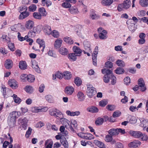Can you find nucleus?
<instances>
[{
    "label": "nucleus",
    "instance_id": "obj_2",
    "mask_svg": "<svg viewBox=\"0 0 148 148\" xmlns=\"http://www.w3.org/2000/svg\"><path fill=\"white\" fill-rule=\"evenodd\" d=\"M21 115L19 111H13L11 112L8 117V122L10 128L13 127L16 125V119Z\"/></svg>",
    "mask_w": 148,
    "mask_h": 148
},
{
    "label": "nucleus",
    "instance_id": "obj_27",
    "mask_svg": "<svg viewBox=\"0 0 148 148\" xmlns=\"http://www.w3.org/2000/svg\"><path fill=\"white\" fill-rule=\"evenodd\" d=\"M38 11L40 14L41 15V16H46L47 13L45 9L43 7L39 8L38 9Z\"/></svg>",
    "mask_w": 148,
    "mask_h": 148
},
{
    "label": "nucleus",
    "instance_id": "obj_1",
    "mask_svg": "<svg viewBox=\"0 0 148 148\" xmlns=\"http://www.w3.org/2000/svg\"><path fill=\"white\" fill-rule=\"evenodd\" d=\"M101 72L103 74H105L103 78V81L105 83H108L110 80L112 85H114L116 84V78L113 75L112 70L105 68L102 69Z\"/></svg>",
    "mask_w": 148,
    "mask_h": 148
},
{
    "label": "nucleus",
    "instance_id": "obj_17",
    "mask_svg": "<svg viewBox=\"0 0 148 148\" xmlns=\"http://www.w3.org/2000/svg\"><path fill=\"white\" fill-rule=\"evenodd\" d=\"M77 95L78 99L79 101H82L84 100L85 96L82 92H78L77 93Z\"/></svg>",
    "mask_w": 148,
    "mask_h": 148
},
{
    "label": "nucleus",
    "instance_id": "obj_34",
    "mask_svg": "<svg viewBox=\"0 0 148 148\" xmlns=\"http://www.w3.org/2000/svg\"><path fill=\"white\" fill-rule=\"evenodd\" d=\"M125 72L124 69L120 67H117L115 71V72L117 74H121Z\"/></svg>",
    "mask_w": 148,
    "mask_h": 148
},
{
    "label": "nucleus",
    "instance_id": "obj_32",
    "mask_svg": "<svg viewBox=\"0 0 148 148\" xmlns=\"http://www.w3.org/2000/svg\"><path fill=\"white\" fill-rule=\"evenodd\" d=\"M60 53L62 55H66L68 53V50L65 48L61 47L59 49Z\"/></svg>",
    "mask_w": 148,
    "mask_h": 148
},
{
    "label": "nucleus",
    "instance_id": "obj_58",
    "mask_svg": "<svg viewBox=\"0 0 148 148\" xmlns=\"http://www.w3.org/2000/svg\"><path fill=\"white\" fill-rule=\"evenodd\" d=\"M115 108V106L113 105H108L106 106V108L109 111H113Z\"/></svg>",
    "mask_w": 148,
    "mask_h": 148
},
{
    "label": "nucleus",
    "instance_id": "obj_61",
    "mask_svg": "<svg viewBox=\"0 0 148 148\" xmlns=\"http://www.w3.org/2000/svg\"><path fill=\"white\" fill-rule=\"evenodd\" d=\"M104 34L103 33H102L99 34V38L101 39H105L107 38L106 34Z\"/></svg>",
    "mask_w": 148,
    "mask_h": 148
},
{
    "label": "nucleus",
    "instance_id": "obj_24",
    "mask_svg": "<svg viewBox=\"0 0 148 148\" xmlns=\"http://www.w3.org/2000/svg\"><path fill=\"white\" fill-rule=\"evenodd\" d=\"M19 66L21 69L23 70H25L27 67L26 62L23 61H21L19 63Z\"/></svg>",
    "mask_w": 148,
    "mask_h": 148
},
{
    "label": "nucleus",
    "instance_id": "obj_45",
    "mask_svg": "<svg viewBox=\"0 0 148 148\" xmlns=\"http://www.w3.org/2000/svg\"><path fill=\"white\" fill-rule=\"evenodd\" d=\"M45 98L46 100L49 103H52L53 102V97L50 95H48L45 96Z\"/></svg>",
    "mask_w": 148,
    "mask_h": 148
},
{
    "label": "nucleus",
    "instance_id": "obj_16",
    "mask_svg": "<svg viewBox=\"0 0 148 148\" xmlns=\"http://www.w3.org/2000/svg\"><path fill=\"white\" fill-rule=\"evenodd\" d=\"M34 25V22L32 21L29 20L26 22L25 27L28 29H31L33 27Z\"/></svg>",
    "mask_w": 148,
    "mask_h": 148
},
{
    "label": "nucleus",
    "instance_id": "obj_62",
    "mask_svg": "<svg viewBox=\"0 0 148 148\" xmlns=\"http://www.w3.org/2000/svg\"><path fill=\"white\" fill-rule=\"evenodd\" d=\"M32 130V129L30 127L28 128V129L27 131L25 134V136L27 138L29 137V135H31Z\"/></svg>",
    "mask_w": 148,
    "mask_h": 148
},
{
    "label": "nucleus",
    "instance_id": "obj_53",
    "mask_svg": "<svg viewBox=\"0 0 148 148\" xmlns=\"http://www.w3.org/2000/svg\"><path fill=\"white\" fill-rule=\"evenodd\" d=\"M108 103V101L104 99L100 101L99 102V105L101 107H104Z\"/></svg>",
    "mask_w": 148,
    "mask_h": 148
},
{
    "label": "nucleus",
    "instance_id": "obj_46",
    "mask_svg": "<svg viewBox=\"0 0 148 148\" xmlns=\"http://www.w3.org/2000/svg\"><path fill=\"white\" fill-rule=\"evenodd\" d=\"M97 54H93L92 55V59L93 62V64L94 66L97 65Z\"/></svg>",
    "mask_w": 148,
    "mask_h": 148
},
{
    "label": "nucleus",
    "instance_id": "obj_26",
    "mask_svg": "<svg viewBox=\"0 0 148 148\" xmlns=\"http://www.w3.org/2000/svg\"><path fill=\"white\" fill-rule=\"evenodd\" d=\"M63 78L66 79H70L71 77V73L68 71H65L63 73Z\"/></svg>",
    "mask_w": 148,
    "mask_h": 148
},
{
    "label": "nucleus",
    "instance_id": "obj_56",
    "mask_svg": "<svg viewBox=\"0 0 148 148\" xmlns=\"http://www.w3.org/2000/svg\"><path fill=\"white\" fill-rule=\"evenodd\" d=\"M121 114V112L117 110L113 112L112 116L114 118L118 117L120 116Z\"/></svg>",
    "mask_w": 148,
    "mask_h": 148
},
{
    "label": "nucleus",
    "instance_id": "obj_11",
    "mask_svg": "<svg viewBox=\"0 0 148 148\" xmlns=\"http://www.w3.org/2000/svg\"><path fill=\"white\" fill-rule=\"evenodd\" d=\"M140 142L138 140H135L133 141L130 143L128 145L130 147L136 148L138 147L140 145Z\"/></svg>",
    "mask_w": 148,
    "mask_h": 148
},
{
    "label": "nucleus",
    "instance_id": "obj_48",
    "mask_svg": "<svg viewBox=\"0 0 148 148\" xmlns=\"http://www.w3.org/2000/svg\"><path fill=\"white\" fill-rule=\"evenodd\" d=\"M69 10L70 13L71 14H75L77 13V8L75 7H71L69 9Z\"/></svg>",
    "mask_w": 148,
    "mask_h": 148
},
{
    "label": "nucleus",
    "instance_id": "obj_55",
    "mask_svg": "<svg viewBox=\"0 0 148 148\" xmlns=\"http://www.w3.org/2000/svg\"><path fill=\"white\" fill-rule=\"evenodd\" d=\"M2 38L3 40L6 41L7 43H9L10 41V38L6 35H3Z\"/></svg>",
    "mask_w": 148,
    "mask_h": 148
},
{
    "label": "nucleus",
    "instance_id": "obj_57",
    "mask_svg": "<svg viewBox=\"0 0 148 148\" xmlns=\"http://www.w3.org/2000/svg\"><path fill=\"white\" fill-rule=\"evenodd\" d=\"M8 46L9 48L12 51H14L15 49V47L14 46V44L13 43H9L8 44Z\"/></svg>",
    "mask_w": 148,
    "mask_h": 148
},
{
    "label": "nucleus",
    "instance_id": "obj_51",
    "mask_svg": "<svg viewBox=\"0 0 148 148\" xmlns=\"http://www.w3.org/2000/svg\"><path fill=\"white\" fill-rule=\"evenodd\" d=\"M105 65L106 68H111L113 66V63L111 62L108 61L105 63Z\"/></svg>",
    "mask_w": 148,
    "mask_h": 148
},
{
    "label": "nucleus",
    "instance_id": "obj_29",
    "mask_svg": "<svg viewBox=\"0 0 148 148\" xmlns=\"http://www.w3.org/2000/svg\"><path fill=\"white\" fill-rule=\"evenodd\" d=\"M104 121V120L103 118L99 117L95 121V123L97 125H100L103 123Z\"/></svg>",
    "mask_w": 148,
    "mask_h": 148
},
{
    "label": "nucleus",
    "instance_id": "obj_47",
    "mask_svg": "<svg viewBox=\"0 0 148 148\" xmlns=\"http://www.w3.org/2000/svg\"><path fill=\"white\" fill-rule=\"evenodd\" d=\"M128 28L130 31L132 32H134L136 29V28L135 27V24L133 23H132L129 25Z\"/></svg>",
    "mask_w": 148,
    "mask_h": 148
},
{
    "label": "nucleus",
    "instance_id": "obj_31",
    "mask_svg": "<svg viewBox=\"0 0 148 148\" xmlns=\"http://www.w3.org/2000/svg\"><path fill=\"white\" fill-rule=\"evenodd\" d=\"M140 120L141 124L143 125V126H147L148 125V119L141 118Z\"/></svg>",
    "mask_w": 148,
    "mask_h": 148
},
{
    "label": "nucleus",
    "instance_id": "obj_18",
    "mask_svg": "<svg viewBox=\"0 0 148 148\" xmlns=\"http://www.w3.org/2000/svg\"><path fill=\"white\" fill-rule=\"evenodd\" d=\"M36 42L39 45L40 48L42 47L41 51L43 52L44 51L45 47V42L43 40L38 38L37 39Z\"/></svg>",
    "mask_w": 148,
    "mask_h": 148
},
{
    "label": "nucleus",
    "instance_id": "obj_59",
    "mask_svg": "<svg viewBox=\"0 0 148 148\" xmlns=\"http://www.w3.org/2000/svg\"><path fill=\"white\" fill-rule=\"evenodd\" d=\"M27 37V36H26L25 37H23L21 36V34L19 32L18 33V40L21 41H23L24 40H25V38Z\"/></svg>",
    "mask_w": 148,
    "mask_h": 148
},
{
    "label": "nucleus",
    "instance_id": "obj_49",
    "mask_svg": "<svg viewBox=\"0 0 148 148\" xmlns=\"http://www.w3.org/2000/svg\"><path fill=\"white\" fill-rule=\"evenodd\" d=\"M33 88L31 86H26L25 88V90L29 93H31L33 91Z\"/></svg>",
    "mask_w": 148,
    "mask_h": 148
},
{
    "label": "nucleus",
    "instance_id": "obj_13",
    "mask_svg": "<svg viewBox=\"0 0 148 148\" xmlns=\"http://www.w3.org/2000/svg\"><path fill=\"white\" fill-rule=\"evenodd\" d=\"M44 32L46 34L48 35L52 33L51 28L50 26L47 25H45L43 27Z\"/></svg>",
    "mask_w": 148,
    "mask_h": 148
},
{
    "label": "nucleus",
    "instance_id": "obj_52",
    "mask_svg": "<svg viewBox=\"0 0 148 148\" xmlns=\"http://www.w3.org/2000/svg\"><path fill=\"white\" fill-rule=\"evenodd\" d=\"M129 123L131 124H134L136 123L137 120L136 118L134 116H132L128 121Z\"/></svg>",
    "mask_w": 148,
    "mask_h": 148
},
{
    "label": "nucleus",
    "instance_id": "obj_30",
    "mask_svg": "<svg viewBox=\"0 0 148 148\" xmlns=\"http://www.w3.org/2000/svg\"><path fill=\"white\" fill-rule=\"evenodd\" d=\"M62 41L61 40H56L55 42L54 45L55 48L56 49L59 48L61 46L62 44Z\"/></svg>",
    "mask_w": 148,
    "mask_h": 148
},
{
    "label": "nucleus",
    "instance_id": "obj_7",
    "mask_svg": "<svg viewBox=\"0 0 148 148\" xmlns=\"http://www.w3.org/2000/svg\"><path fill=\"white\" fill-rule=\"evenodd\" d=\"M27 121L28 120L26 117H24L23 119L19 118L18 119V123L22 125L23 128L24 129L27 128Z\"/></svg>",
    "mask_w": 148,
    "mask_h": 148
},
{
    "label": "nucleus",
    "instance_id": "obj_25",
    "mask_svg": "<svg viewBox=\"0 0 148 148\" xmlns=\"http://www.w3.org/2000/svg\"><path fill=\"white\" fill-rule=\"evenodd\" d=\"M29 15V13L27 11H23L21 12L19 16L20 19H23L28 17Z\"/></svg>",
    "mask_w": 148,
    "mask_h": 148
},
{
    "label": "nucleus",
    "instance_id": "obj_10",
    "mask_svg": "<svg viewBox=\"0 0 148 148\" xmlns=\"http://www.w3.org/2000/svg\"><path fill=\"white\" fill-rule=\"evenodd\" d=\"M9 85L13 89H15L17 87V82L14 79H10L8 81Z\"/></svg>",
    "mask_w": 148,
    "mask_h": 148
},
{
    "label": "nucleus",
    "instance_id": "obj_5",
    "mask_svg": "<svg viewBox=\"0 0 148 148\" xmlns=\"http://www.w3.org/2000/svg\"><path fill=\"white\" fill-rule=\"evenodd\" d=\"M49 112L50 115L55 117L58 119L60 118L62 114V113L61 112L56 109H51Z\"/></svg>",
    "mask_w": 148,
    "mask_h": 148
},
{
    "label": "nucleus",
    "instance_id": "obj_15",
    "mask_svg": "<svg viewBox=\"0 0 148 148\" xmlns=\"http://www.w3.org/2000/svg\"><path fill=\"white\" fill-rule=\"evenodd\" d=\"M73 50L76 56H80L82 52V51L79 48L75 46H74L73 47Z\"/></svg>",
    "mask_w": 148,
    "mask_h": 148
},
{
    "label": "nucleus",
    "instance_id": "obj_35",
    "mask_svg": "<svg viewBox=\"0 0 148 148\" xmlns=\"http://www.w3.org/2000/svg\"><path fill=\"white\" fill-rule=\"evenodd\" d=\"M94 137L91 134L87 133L84 135V139L91 140L94 139Z\"/></svg>",
    "mask_w": 148,
    "mask_h": 148
},
{
    "label": "nucleus",
    "instance_id": "obj_63",
    "mask_svg": "<svg viewBox=\"0 0 148 148\" xmlns=\"http://www.w3.org/2000/svg\"><path fill=\"white\" fill-rule=\"evenodd\" d=\"M19 12H21L22 11H27V7L25 5H22L19 8Z\"/></svg>",
    "mask_w": 148,
    "mask_h": 148
},
{
    "label": "nucleus",
    "instance_id": "obj_37",
    "mask_svg": "<svg viewBox=\"0 0 148 148\" xmlns=\"http://www.w3.org/2000/svg\"><path fill=\"white\" fill-rule=\"evenodd\" d=\"M76 85L78 86H80L82 83L81 79L78 77H76L75 78L74 81Z\"/></svg>",
    "mask_w": 148,
    "mask_h": 148
},
{
    "label": "nucleus",
    "instance_id": "obj_39",
    "mask_svg": "<svg viewBox=\"0 0 148 148\" xmlns=\"http://www.w3.org/2000/svg\"><path fill=\"white\" fill-rule=\"evenodd\" d=\"M139 3L143 7L148 6V0H140Z\"/></svg>",
    "mask_w": 148,
    "mask_h": 148
},
{
    "label": "nucleus",
    "instance_id": "obj_23",
    "mask_svg": "<svg viewBox=\"0 0 148 148\" xmlns=\"http://www.w3.org/2000/svg\"><path fill=\"white\" fill-rule=\"evenodd\" d=\"M108 132L109 135L112 136L118 135L117 128L111 129L108 131Z\"/></svg>",
    "mask_w": 148,
    "mask_h": 148
},
{
    "label": "nucleus",
    "instance_id": "obj_9",
    "mask_svg": "<svg viewBox=\"0 0 148 148\" xmlns=\"http://www.w3.org/2000/svg\"><path fill=\"white\" fill-rule=\"evenodd\" d=\"M138 84L140 88V90L142 92L145 91L146 89V87L145 86V84L143 79L142 78H140L138 80Z\"/></svg>",
    "mask_w": 148,
    "mask_h": 148
},
{
    "label": "nucleus",
    "instance_id": "obj_60",
    "mask_svg": "<svg viewBox=\"0 0 148 148\" xmlns=\"http://www.w3.org/2000/svg\"><path fill=\"white\" fill-rule=\"evenodd\" d=\"M112 139V136L108 134L106 136L105 140L107 142H110Z\"/></svg>",
    "mask_w": 148,
    "mask_h": 148
},
{
    "label": "nucleus",
    "instance_id": "obj_41",
    "mask_svg": "<svg viewBox=\"0 0 148 148\" xmlns=\"http://www.w3.org/2000/svg\"><path fill=\"white\" fill-rule=\"evenodd\" d=\"M116 63L119 66L124 67L125 65L124 62L123 60H117Z\"/></svg>",
    "mask_w": 148,
    "mask_h": 148
},
{
    "label": "nucleus",
    "instance_id": "obj_36",
    "mask_svg": "<svg viewBox=\"0 0 148 148\" xmlns=\"http://www.w3.org/2000/svg\"><path fill=\"white\" fill-rule=\"evenodd\" d=\"M77 56L74 53H71L69 54L68 55V57L70 60H71L73 61H75L77 59Z\"/></svg>",
    "mask_w": 148,
    "mask_h": 148
},
{
    "label": "nucleus",
    "instance_id": "obj_50",
    "mask_svg": "<svg viewBox=\"0 0 148 148\" xmlns=\"http://www.w3.org/2000/svg\"><path fill=\"white\" fill-rule=\"evenodd\" d=\"M62 6L64 8H71V5L68 2L66 1L62 4Z\"/></svg>",
    "mask_w": 148,
    "mask_h": 148
},
{
    "label": "nucleus",
    "instance_id": "obj_33",
    "mask_svg": "<svg viewBox=\"0 0 148 148\" xmlns=\"http://www.w3.org/2000/svg\"><path fill=\"white\" fill-rule=\"evenodd\" d=\"M61 143L64 146L65 148H68V143L66 138H63L61 140Z\"/></svg>",
    "mask_w": 148,
    "mask_h": 148
},
{
    "label": "nucleus",
    "instance_id": "obj_6",
    "mask_svg": "<svg viewBox=\"0 0 148 148\" xmlns=\"http://www.w3.org/2000/svg\"><path fill=\"white\" fill-rule=\"evenodd\" d=\"M130 135L135 138H138L142 137L143 134L140 131L131 130L129 132Z\"/></svg>",
    "mask_w": 148,
    "mask_h": 148
},
{
    "label": "nucleus",
    "instance_id": "obj_8",
    "mask_svg": "<svg viewBox=\"0 0 148 148\" xmlns=\"http://www.w3.org/2000/svg\"><path fill=\"white\" fill-rule=\"evenodd\" d=\"M89 16L90 18L93 20H97L99 19L101 17L100 15L96 14L95 11L93 10H91Z\"/></svg>",
    "mask_w": 148,
    "mask_h": 148
},
{
    "label": "nucleus",
    "instance_id": "obj_22",
    "mask_svg": "<svg viewBox=\"0 0 148 148\" xmlns=\"http://www.w3.org/2000/svg\"><path fill=\"white\" fill-rule=\"evenodd\" d=\"M94 142L99 148H106L105 145L101 142L95 140H94Z\"/></svg>",
    "mask_w": 148,
    "mask_h": 148
},
{
    "label": "nucleus",
    "instance_id": "obj_28",
    "mask_svg": "<svg viewBox=\"0 0 148 148\" xmlns=\"http://www.w3.org/2000/svg\"><path fill=\"white\" fill-rule=\"evenodd\" d=\"M113 2V0H103L101 3L104 6H109Z\"/></svg>",
    "mask_w": 148,
    "mask_h": 148
},
{
    "label": "nucleus",
    "instance_id": "obj_54",
    "mask_svg": "<svg viewBox=\"0 0 148 148\" xmlns=\"http://www.w3.org/2000/svg\"><path fill=\"white\" fill-rule=\"evenodd\" d=\"M36 6L35 4H33L30 5L29 7V10L31 12H33L36 10Z\"/></svg>",
    "mask_w": 148,
    "mask_h": 148
},
{
    "label": "nucleus",
    "instance_id": "obj_4",
    "mask_svg": "<svg viewBox=\"0 0 148 148\" xmlns=\"http://www.w3.org/2000/svg\"><path fill=\"white\" fill-rule=\"evenodd\" d=\"M87 86V89L86 91L87 95L89 98H91L96 94V89L90 84H88Z\"/></svg>",
    "mask_w": 148,
    "mask_h": 148
},
{
    "label": "nucleus",
    "instance_id": "obj_64",
    "mask_svg": "<svg viewBox=\"0 0 148 148\" xmlns=\"http://www.w3.org/2000/svg\"><path fill=\"white\" fill-rule=\"evenodd\" d=\"M51 33L53 36L55 38H58L59 36V33L56 30H53Z\"/></svg>",
    "mask_w": 148,
    "mask_h": 148
},
{
    "label": "nucleus",
    "instance_id": "obj_42",
    "mask_svg": "<svg viewBox=\"0 0 148 148\" xmlns=\"http://www.w3.org/2000/svg\"><path fill=\"white\" fill-rule=\"evenodd\" d=\"M64 41L69 44H71L73 43V41L71 38L66 37L64 38Z\"/></svg>",
    "mask_w": 148,
    "mask_h": 148
},
{
    "label": "nucleus",
    "instance_id": "obj_3",
    "mask_svg": "<svg viewBox=\"0 0 148 148\" xmlns=\"http://www.w3.org/2000/svg\"><path fill=\"white\" fill-rule=\"evenodd\" d=\"M131 4V2L130 0H125L122 3L118 5L117 10L119 12L127 10L130 8Z\"/></svg>",
    "mask_w": 148,
    "mask_h": 148
},
{
    "label": "nucleus",
    "instance_id": "obj_38",
    "mask_svg": "<svg viewBox=\"0 0 148 148\" xmlns=\"http://www.w3.org/2000/svg\"><path fill=\"white\" fill-rule=\"evenodd\" d=\"M33 17L36 19L40 20L42 18V17L41 15L40 14L39 12H34L33 14Z\"/></svg>",
    "mask_w": 148,
    "mask_h": 148
},
{
    "label": "nucleus",
    "instance_id": "obj_43",
    "mask_svg": "<svg viewBox=\"0 0 148 148\" xmlns=\"http://www.w3.org/2000/svg\"><path fill=\"white\" fill-rule=\"evenodd\" d=\"M9 90V88H6L4 86H3L1 91L4 98L5 97L6 95V91Z\"/></svg>",
    "mask_w": 148,
    "mask_h": 148
},
{
    "label": "nucleus",
    "instance_id": "obj_40",
    "mask_svg": "<svg viewBox=\"0 0 148 148\" xmlns=\"http://www.w3.org/2000/svg\"><path fill=\"white\" fill-rule=\"evenodd\" d=\"M12 97H13V99L15 103L19 104L21 102V99L19 97H17V95L14 94Z\"/></svg>",
    "mask_w": 148,
    "mask_h": 148
},
{
    "label": "nucleus",
    "instance_id": "obj_21",
    "mask_svg": "<svg viewBox=\"0 0 148 148\" xmlns=\"http://www.w3.org/2000/svg\"><path fill=\"white\" fill-rule=\"evenodd\" d=\"M84 47L85 50L87 51H91V49L90 48V45L89 42L88 41H84L83 42Z\"/></svg>",
    "mask_w": 148,
    "mask_h": 148
},
{
    "label": "nucleus",
    "instance_id": "obj_14",
    "mask_svg": "<svg viewBox=\"0 0 148 148\" xmlns=\"http://www.w3.org/2000/svg\"><path fill=\"white\" fill-rule=\"evenodd\" d=\"M53 142L51 139H49L45 141V148H52Z\"/></svg>",
    "mask_w": 148,
    "mask_h": 148
},
{
    "label": "nucleus",
    "instance_id": "obj_12",
    "mask_svg": "<svg viewBox=\"0 0 148 148\" xmlns=\"http://www.w3.org/2000/svg\"><path fill=\"white\" fill-rule=\"evenodd\" d=\"M74 91L73 88L71 86H66L64 92L67 95H71Z\"/></svg>",
    "mask_w": 148,
    "mask_h": 148
},
{
    "label": "nucleus",
    "instance_id": "obj_44",
    "mask_svg": "<svg viewBox=\"0 0 148 148\" xmlns=\"http://www.w3.org/2000/svg\"><path fill=\"white\" fill-rule=\"evenodd\" d=\"M27 80L29 82H34L35 80V77L34 75L29 74L27 75Z\"/></svg>",
    "mask_w": 148,
    "mask_h": 148
},
{
    "label": "nucleus",
    "instance_id": "obj_19",
    "mask_svg": "<svg viewBox=\"0 0 148 148\" xmlns=\"http://www.w3.org/2000/svg\"><path fill=\"white\" fill-rule=\"evenodd\" d=\"M87 110L89 112L92 113H95L98 112L99 110L98 108L94 106L89 107L87 108Z\"/></svg>",
    "mask_w": 148,
    "mask_h": 148
},
{
    "label": "nucleus",
    "instance_id": "obj_20",
    "mask_svg": "<svg viewBox=\"0 0 148 148\" xmlns=\"http://www.w3.org/2000/svg\"><path fill=\"white\" fill-rule=\"evenodd\" d=\"M5 66L8 69H10L12 67V62L11 60L8 59L6 60L4 64Z\"/></svg>",
    "mask_w": 148,
    "mask_h": 148
}]
</instances>
